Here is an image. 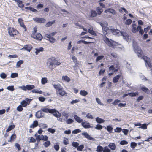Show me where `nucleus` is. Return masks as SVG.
<instances>
[{
  "label": "nucleus",
  "instance_id": "59",
  "mask_svg": "<svg viewBox=\"0 0 152 152\" xmlns=\"http://www.w3.org/2000/svg\"><path fill=\"white\" fill-rule=\"evenodd\" d=\"M43 4H39L37 5V9H42L43 8Z\"/></svg>",
  "mask_w": 152,
  "mask_h": 152
},
{
  "label": "nucleus",
  "instance_id": "52",
  "mask_svg": "<svg viewBox=\"0 0 152 152\" xmlns=\"http://www.w3.org/2000/svg\"><path fill=\"white\" fill-rule=\"evenodd\" d=\"M132 22V20L131 19H128L126 20L125 22V24L126 25H130Z\"/></svg>",
  "mask_w": 152,
  "mask_h": 152
},
{
  "label": "nucleus",
  "instance_id": "16",
  "mask_svg": "<svg viewBox=\"0 0 152 152\" xmlns=\"http://www.w3.org/2000/svg\"><path fill=\"white\" fill-rule=\"evenodd\" d=\"M74 118L75 120L77 121V122L80 123H82L81 124H85V122H82L83 120L80 118L77 115H74Z\"/></svg>",
  "mask_w": 152,
  "mask_h": 152
},
{
  "label": "nucleus",
  "instance_id": "13",
  "mask_svg": "<svg viewBox=\"0 0 152 152\" xmlns=\"http://www.w3.org/2000/svg\"><path fill=\"white\" fill-rule=\"evenodd\" d=\"M35 22L39 23H44L46 21L45 19L43 18L36 17L33 19Z\"/></svg>",
  "mask_w": 152,
  "mask_h": 152
},
{
  "label": "nucleus",
  "instance_id": "29",
  "mask_svg": "<svg viewBox=\"0 0 152 152\" xmlns=\"http://www.w3.org/2000/svg\"><path fill=\"white\" fill-rule=\"evenodd\" d=\"M97 15V13L95 10H91V16L92 17H94Z\"/></svg>",
  "mask_w": 152,
  "mask_h": 152
},
{
  "label": "nucleus",
  "instance_id": "37",
  "mask_svg": "<svg viewBox=\"0 0 152 152\" xmlns=\"http://www.w3.org/2000/svg\"><path fill=\"white\" fill-rule=\"evenodd\" d=\"M50 141H47L46 142H45L44 143L43 145H44L45 147H48L49 145H50Z\"/></svg>",
  "mask_w": 152,
  "mask_h": 152
},
{
  "label": "nucleus",
  "instance_id": "55",
  "mask_svg": "<svg viewBox=\"0 0 152 152\" xmlns=\"http://www.w3.org/2000/svg\"><path fill=\"white\" fill-rule=\"evenodd\" d=\"M18 111L19 112H21L23 110L22 106L21 105H19L17 108Z\"/></svg>",
  "mask_w": 152,
  "mask_h": 152
},
{
  "label": "nucleus",
  "instance_id": "56",
  "mask_svg": "<svg viewBox=\"0 0 152 152\" xmlns=\"http://www.w3.org/2000/svg\"><path fill=\"white\" fill-rule=\"evenodd\" d=\"M128 143V142L126 141L125 140H123L120 142V144L121 145H124L127 144Z\"/></svg>",
  "mask_w": 152,
  "mask_h": 152
},
{
  "label": "nucleus",
  "instance_id": "51",
  "mask_svg": "<svg viewBox=\"0 0 152 152\" xmlns=\"http://www.w3.org/2000/svg\"><path fill=\"white\" fill-rule=\"evenodd\" d=\"M7 89L9 90H10L12 91H13L15 89L14 88V86H10L7 87Z\"/></svg>",
  "mask_w": 152,
  "mask_h": 152
},
{
  "label": "nucleus",
  "instance_id": "54",
  "mask_svg": "<svg viewBox=\"0 0 152 152\" xmlns=\"http://www.w3.org/2000/svg\"><path fill=\"white\" fill-rule=\"evenodd\" d=\"M110 150L108 148V147H105L104 149H103V152H110Z\"/></svg>",
  "mask_w": 152,
  "mask_h": 152
},
{
  "label": "nucleus",
  "instance_id": "60",
  "mask_svg": "<svg viewBox=\"0 0 152 152\" xmlns=\"http://www.w3.org/2000/svg\"><path fill=\"white\" fill-rule=\"evenodd\" d=\"M67 124H71L74 121L72 119H69L66 121Z\"/></svg>",
  "mask_w": 152,
  "mask_h": 152
},
{
  "label": "nucleus",
  "instance_id": "62",
  "mask_svg": "<svg viewBox=\"0 0 152 152\" xmlns=\"http://www.w3.org/2000/svg\"><path fill=\"white\" fill-rule=\"evenodd\" d=\"M128 130L125 129H123L122 130V132L125 135H127L128 132Z\"/></svg>",
  "mask_w": 152,
  "mask_h": 152
},
{
  "label": "nucleus",
  "instance_id": "48",
  "mask_svg": "<svg viewBox=\"0 0 152 152\" xmlns=\"http://www.w3.org/2000/svg\"><path fill=\"white\" fill-rule=\"evenodd\" d=\"M16 138V135L15 134H12L11 136L10 140V142L14 140Z\"/></svg>",
  "mask_w": 152,
  "mask_h": 152
},
{
  "label": "nucleus",
  "instance_id": "64",
  "mask_svg": "<svg viewBox=\"0 0 152 152\" xmlns=\"http://www.w3.org/2000/svg\"><path fill=\"white\" fill-rule=\"evenodd\" d=\"M15 146L18 149V150H20L21 149V147L20 145L18 143H16L15 144Z\"/></svg>",
  "mask_w": 152,
  "mask_h": 152
},
{
  "label": "nucleus",
  "instance_id": "8",
  "mask_svg": "<svg viewBox=\"0 0 152 152\" xmlns=\"http://www.w3.org/2000/svg\"><path fill=\"white\" fill-rule=\"evenodd\" d=\"M31 36L34 39L38 40L41 41L42 39V35L39 33L37 34H32Z\"/></svg>",
  "mask_w": 152,
  "mask_h": 152
},
{
  "label": "nucleus",
  "instance_id": "27",
  "mask_svg": "<svg viewBox=\"0 0 152 152\" xmlns=\"http://www.w3.org/2000/svg\"><path fill=\"white\" fill-rule=\"evenodd\" d=\"M55 22V20H53L51 21H49L47 22L45 26L47 27H49L52 25V24L54 23Z\"/></svg>",
  "mask_w": 152,
  "mask_h": 152
},
{
  "label": "nucleus",
  "instance_id": "44",
  "mask_svg": "<svg viewBox=\"0 0 152 152\" xmlns=\"http://www.w3.org/2000/svg\"><path fill=\"white\" fill-rule=\"evenodd\" d=\"M58 143H56L54 145V148L55 150L57 151L59 150V146Z\"/></svg>",
  "mask_w": 152,
  "mask_h": 152
},
{
  "label": "nucleus",
  "instance_id": "7",
  "mask_svg": "<svg viewBox=\"0 0 152 152\" xmlns=\"http://www.w3.org/2000/svg\"><path fill=\"white\" fill-rule=\"evenodd\" d=\"M102 28L103 34L105 35L107 34L110 33V29L107 26H105L102 23L100 24Z\"/></svg>",
  "mask_w": 152,
  "mask_h": 152
},
{
  "label": "nucleus",
  "instance_id": "42",
  "mask_svg": "<svg viewBox=\"0 0 152 152\" xmlns=\"http://www.w3.org/2000/svg\"><path fill=\"white\" fill-rule=\"evenodd\" d=\"M23 62V61L20 60L18 61L16 64V66L17 67H19L21 65Z\"/></svg>",
  "mask_w": 152,
  "mask_h": 152
},
{
  "label": "nucleus",
  "instance_id": "1",
  "mask_svg": "<svg viewBox=\"0 0 152 152\" xmlns=\"http://www.w3.org/2000/svg\"><path fill=\"white\" fill-rule=\"evenodd\" d=\"M41 111H38L36 113V116L38 118H40L44 116V114L42 112L52 114L55 117L58 118L61 116V114L55 109H50L49 108L45 107L41 109Z\"/></svg>",
  "mask_w": 152,
  "mask_h": 152
},
{
  "label": "nucleus",
  "instance_id": "14",
  "mask_svg": "<svg viewBox=\"0 0 152 152\" xmlns=\"http://www.w3.org/2000/svg\"><path fill=\"white\" fill-rule=\"evenodd\" d=\"M82 135L89 140H92L93 141H94L95 140V139L91 137L87 132L82 133Z\"/></svg>",
  "mask_w": 152,
  "mask_h": 152
},
{
  "label": "nucleus",
  "instance_id": "63",
  "mask_svg": "<svg viewBox=\"0 0 152 152\" xmlns=\"http://www.w3.org/2000/svg\"><path fill=\"white\" fill-rule=\"evenodd\" d=\"M39 101L41 102H44L45 100V98L42 96L39 97Z\"/></svg>",
  "mask_w": 152,
  "mask_h": 152
},
{
  "label": "nucleus",
  "instance_id": "30",
  "mask_svg": "<svg viewBox=\"0 0 152 152\" xmlns=\"http://www.w3.org/2000/svg\"><path fill=\"white\" fill-rule=\"evenodd\" d=\"M109 147L112 150H115L116 148V146L114 143H111L109 144Z\"/></svg>",
  "mask_w": 152,
  "mask_h": 152
},
{
  "label": "nucleus",
  "instance_id": "31",
  "mask_svg": "<svg viewBox=\"0 0 152 152\" xmlns=\"http://www.w3.org/2000/svg\"><path fill=\"white\" fill-rule=\"evenodd\" d=\"M72 59L76 66H77L79 64L78 61H77V58L75 56H73Z\"/></svg>",
  "mask_w": 152,
  "mask_h": 152
},
{
  "label": "nucleus",
  "instance_id": "19",
  "mask_svg": "<svg viewBox=\"0 0 152 152\" xmlns=\"http://www.w3.org/2000/svg\"><path fill=\"white\" fill-rule=\"evenodd\" d=\"M15 1L17 2L18 7L20 8H23L24 7V5L23 4L22 1L20 0H15Z\"/></svg>",
  "mask_w": 152,
  "mask_h": 152
},
{
  "label": "nucleus",
  "instance_id": "45",
  "mask_svg": "<svg viewBox=\"0 0 152 152\" xmlns=\"http://www.w3.org/2000/svg\"><path fill=\"white\" fill-rule=\"evenodd\" d=\"M129 96L132 97L138 95V93L137 92H132L129 93Z\"/></svg>",
  "mask_w": 152,
  "mask_h": 152
},
{
  "label": "nucleus",
  "instance_id": "38",
  "mask_svg": "<svg viewBox=\"0 0 152 152\" xmlns=\"http://www.w3.org/2000/svg\"><path fill=\"white\" fill-rule=\"evenodd\" d=\"M82 126L85 129L92 128V126H90L89 124H82Z\"/></svg>",
  "mask_w": 152,
  "mask_h": 152
},
{
  "label": "nucleus",
  "instance_id": "57",
  "mask_svg": "<svg viewBox=\"0 0 152 152\" xmlns=\"http://www.w3.org/2000/svg\"><path fill=\"white\" fill-rule=\"evenodd\" d=\"M84 145H82L79 146H78L77 148V149L78 150L81 151L84 148Z\"/></svg>",
  "mask_w": 152,
  "mask_h": 152
},
{
  "label": "nucleus",
  "instance_id": "41",
  "mask_svg": "<svg viewBox=\"0 0 152 152\" xmlns=\"http://www.w3.org/2000/svg\"><path fill=\"white\" fill-rule=\"evenodd\" d=\"M141 27L140 26H138V31L141 35H142L144 33V31L143 30L141 29Z\"/></svg>",
  "mask_w": 152,
  "mask_h": 152
},
{
  "label": "nucleus",
  "instance_id": "43",
  "mask_svg": "<svg viewBox=\"0 0 152 152\" xmlns=\"http://www.w3.org/2000/svg\"><path fill=\"white\" fill-rule=\"evenodd\" d=\"M103 150V148L102 146L99 145L97 147L96 151L98 152H101Z\"/></svg>",
  "mask_w": 152,
  "mask_h": 152
},
{
  "label": "nucleus",
  "instance_id": "47",
  "mask_svg": "<svg viewBox=\"0 0 152 152\" xmlns=\"http://www.w3.org/2000/svg\"><path fill=\"white\" fill-rule=\"evenodd\" d=\"M18 74L17 73H12L10 77L11 78H14L18 77Z\"/></svg>",
  "mask_w": 152,
  "mask_h": 152
},
{
  "label": "nucleus",
  "instance_id": "36",
  "mask_svg": "<svg viewBox=\"0 0 152 152\" xmlns=\"http://www.w3.org/2000/svg\"><path fill=\"white\" fill-rule=\"evenodd\" d=\"M15 127V126L14 125H11L7 129L6 131L7 132H8L12 129H13Z\"/></svg>",
  "mask_w": 152,
  "mask_h": 152
},
{
  "label": "nucleus",
  "instance_id": "35",
  "mask_svg": "<svg viewBox=\"0 0 152 152\" xmlns=\"http://www.w3.org/2000/svg\"><path fill=\"white\" fill-rule=\"evenodd\" d=\"M36 51L35 53L36 55H37L40 52L42 51H43L44 49L43 48L41 47L38 49H36Z\"/></svg>",
  "mask_w": 152,
  "mask_h": 152
},
{
  "label": "nucleus",
  "instance_id": "26",
  "mask_svg": "<svg viewBox=\"0 0 152 152\" xmlns=\"http://www.w3.org/2000/svg\"><path fill=\"white\" fill-rule=\"evenodd\" d=\"M62 80L65 81H66L68 82H69L70 80V78L67 76H62Z\"/></svg>",
  "mask_w": 152,
  "mask_h": 152
},
{
  "label": "nucleus",
  "instance_id": "18",
  "mask_svg": "<svg viewBox=\"0 0 152 152\" xmlns=\"http://www.w3.org/2000/svg\"><path fill=\"white\" fill-rule=\"evenodd\" d=\"M35 136L36 139L38 141H40V140H43V139H44L43 135H38L37 133L35 134Z\"/></svg>",
  "mask_w": 152,
  "mask_h": 152
},
{
  "label": "nucleus",
  "instance_id": "21",
  "mask_svg": "<svg viewBox=\"0 0 152 152\" xmlns=\"http://www.w3.org/2000/svg\"><path fill=\"white\" fill-rule=\"evenodd\" d=\"M120 31L117 29L115 28L110 29V33H112L114 35H116L119 34Z\"/></svg>",
  "mask_w": 152,
  "mask_h": 152
},
{
  "label": "nucleus",
  "instance_id": "4",
  "mask_svg": "<svg viewBox=\"0 0 152 152\" xmlns=\"http://www.w3.org/2000/svg\"><path fill=\"white\" fill-rule=\"evenodd\" d=\"M53 86L56 89V94L58 96L62 97L66 95V92L60 84H53Z\"/></svg>",
  "mask_w": 152,
  "mask_h": 152
},
{
  "label": "nucleus",
  "instance_id": "12",
  "mask_svg": "<svg viewBox=\"0 0 152 152\" xmlns=\"http://www.w3.org/2000/svg\"><path fill=\"white\" fill-rule=\"evenodd\" d=\"M119 69V67L118 65H117L115 68L114 65H111L109 67V70L110 71H112L113 72H118Z\"/></svg>",
  "mask_w": 152,
  "mask_h": 152
},
{
  "label": "nucleus",
  "instance_id": "24",
  "mask_svg": "<svg viewBox=\"0 0 152 152\" xmlns=\"http://www.w3.org/2000/svg\"><path fill=\"white\" fill-rule=\"evenodd\" d=\"M30 101L29 102H27L25 100H23L21 102V104L22 106L24 107H26L27 104H29Z\"/></svg>",
  "mask_w": 152,
  "mask_h": 152
},
{
  "label": "nucleus",
  "instance_id": "3",
  "mask_svg": "<svg viewBox=\"0 0 152 152\" xmlns=\"http://www.w3.org/2000/svg\"><path fill=\"white\" fill-rule=\"evenodd\" d=\"M61 64L56 58L53 57L48 58L46 64L48 68L52 70Z\"/></svg>",
  "mask_w": 152,
  "mask_h": 152
},
{
  "label": "nucleus",
  "instance_id": "25",
  "mask_svg": "<svg viewBox=\"0 0 152 152\" xmlns=\"http://www.w3.org/2000/svg\"><path fill=\"white\" fill-rule=\"evenodd\" d=\"M132 31L133 33H136V32L138 31V27L137 28H136V27H135L134 26H136L135 24H133L132 25Z\"/></svg>",
  "mask_w": 152,
  "mask_h": 152
},
{
  "label": "nucleus",
  "instance_id": "20",
  "mask_svg": "<svg viewBox=\"0 0 152 152\" xmlns=\"http://www.w3.org/2000/svg\"><path fill=\"white\" fill-rule=\"evenodd\" d=\"M135 126H139L138 128H141L143 129H146L147 128V124H134Z\"/></svg>",
  "mask_w": 152,
  "mask_h": 152
},
{
  "label": "nucleus",
  "instance_id": "5",
  "mask_svg": "<svg viewBox=\"0 0 152 152\" xmlns=\"http://www.w3.org/2000/svg\"><path fill=\"white\" fill-rule=\"evenodd\" d=\"M103 40L109 47L114 48L118 45L116 42L111 39H109L106 36L103 37Z\"/></svg>",
  "mask_w": 152,
  "mask_h": 152
},
{
  "label": "nucleus",
  "instance_id": "46",
  "mask_svg": "<svg viewBox=\"0 0 152 152\" xmlns=\"http://www.w3.org/2000/svg\"><path fill=\"white\" fill-rule=\"evenodd\" d=\"M79 143L77 142H73L72 143V145L74 147L77 148L79 145Z\"/></svg>",
  "mask_w": 152,
  "mask_h": 152
},
{
  "label": "nucleus",
  "instance_id": "53",
  "mask_svg": "<svg viewBox=\"0 0 152 152\" xmlns=\"http://www.w3.org/2000/svg\"><path fill=\"white\" fill-rule=\"evenodd\" d=\"M107 129L109 133H111L112 132L113 128L111 126H108L107 127Z\"/></svg>",
  "mask_w": 152,
  "mask_h": 152
},
{
  "label": "nucleus",
  "instance_id": "2",
  "mask_svg": "<svg viewBox=\"0 0 152 152\" xmlns=\"http://www.w3.org/2000/svg\"><path fill=\"white\" fill-rule=\"evenodd\" d=\"M134 49L135 53L137 54L138 57L143 59L145 61L146 66H147L148 65V67L151 68H152V66L151 65L150 63V58L144 55L142 50L141 48L135 45L134 46Z\"/></svg>",
  "mask_w": 152,
  "mask_h": 152
},
{
  "label": "nucleus",
  "instance_id": "17",
  "mask_svg": "<svg viewBox=\"0 0 152 152\" xmlns=\"http://www.w3.org/2000/svg\"><path fill=\"white\" fill-rule=\"evenodd\" d=\"M104 12L106 13H110L113 14H115L116 13L114 9L111 8H108L107 9L104 11Z\"/></svg>",
  "mask_w": 152,
  "mask_h": 152
},
{
  "label": "nucleus",
  "instance_id": "6",
  "mask_svg": "<svg viewBox=\"0 0 152 152\" xmlns=\"http://www.w3.org/2000/svg\"><path fill=\"white\" fill-rule=\"evenodd\" d=\"M7 30L9 34L12 37H15L19 34L18 31L12 27H9L7 28Z\"/></svg>",
  "mask_w": 152,
  "mask_h": 152
},
{
  "label": "nucleus",
  "instance_id": "15",
  "mask_svg": "<svg viewBox=\"0 0 152 152\" xmlns=\"http://www.w3.org/2000/svg\"><path fill=\"white\" fill-rule=\"evenodd\" d=\"M32 48L33 47L31 45L27 44L25 45L23 49L25 50H26L28 52H30V51L32 49Z\"/></svg>",
  "mask_w": 152,
  "mask_h": 152
},
{
  "label": "nucleus",
  "instance_id": "50",
  "mask_svg": "<svg viewBox=\"0 0 152 152\" xmlns=\"http://www.w3.org/2000/svg\"><path fill=\"white\" fill-rule=\"evenodd\" d=\"M81 131L79 129H77L74 130L72 131V133L74 134H76L81 132Z\"/></svg>",
  "mask_w": 152,
  "mask_h": 152
},
{
  "label": "nucleus",
  "instance_id": "33",
  "mask_svg": "<svg viewBox=\"0 0 152 152\" xmlns=\"http://www.w3.org/2000/svg\"><path fill=\"white\" fill-rule=\"evenodd\" d=\"M141 90L144 91V92L147 93V94H149L150 93V91L148 89L145 87H142L141 88Z\"/></svg>",
  "mask_w": 152,
  "mask_h": 152
},
{
  "label": "nucleus",
  "instance_id": "23",
  "mask_svg": "<svg viewBox=\"0 0 152 152\" xmlns=\"http://www.w3.org/2000/svg\"><path fill=\"white\" fill-rule=\"evenodd\" d=\"M88 32L91 34L94 35V36H96V33L95 31L93 30L92 27H91L89 28L88 30Z\"/></svg>",
  "mask_w": 152,
  "mask_h": 152
},
{
  "label": "nucleus",
  "instance_id": "11",
  "mask_svg": "<svg viewBox=\"0 0 152 152\" xmlns=\"http://www.w3.org/2000/svg\"><path fill=\"white\" fill-rule=\"evenodd\" d=\"M18 22L19 23L20 26L24 29L25 31H27V28L24 24V21L22 18H19L18 19Z\"/></svg>",
  "mask_w": 152,
  "mask_h": 152
},
{
  "label": "nucleus",
  "instance_id": "34",
  "mask_svg": "<svg viewBox=\"0 0 152 152\" xmlns=\"http://www.w3.org/2000/svg\"><path fill=\"white\" fill-rule=\"evenodd\" d=\"M96 11L97 13L99 15H100L102 12L103 10L102 8H100L99 7H98L96 8Z\"/></svg>",
  "mask_w": 152,
  "mask_h": 152
},
{
  "label": "nucleus",
  "instance_id": "28",
  "mask_svg": "<svg viewBox=\"0 0 152 152\" xmlns=\"http://www.w3.org/2000/svg\"><path fill=\"white\" fill-rule=\"evenodd\" d=\"M80 94L82 96H86L88 94V92L84 90H81L80 92Z\"/></svg>",
  "mask_w": 152,
  "mask_h": 152
},
{
  "label": "nucleus",
  "instance_id": "39",
  "mask_svg": "<svg viewBox=\"0 0 152 152\" xmlns=\"http://www.w3.org/2000/svg\"><path fill=\"white\" fill-rule=\"evenodd\" d=\"M48 82V80L46 78H42L41 79V83L42 84H44Z\"/></svg>",
  "mask_w": 152,
  "mask_h": 152
},
{
  "label": "nucleus",
  "instance_id": "58",
  "mask_svg": "<svg viewBox=\"0 0 152 152\" xmlns=\"http://www.w3.org/2000/svg\"><path fill=\"white\" fill-rule=\"evenodd\" d=\"M1 77L3 79H5L7 77V75L4 73H2L0 75Z\"/></svg>",
  "mask_w": 152,
  "mask_h": 152
},
{
  "label": "nucleus",
  "instance_id": "40",
  "mask_svg": "<svg viewBox=\"0 0 152 152\" xmlns=\"http://www.w3.org/2000/svg\"><path fill=\"white\" fill-rule=\"evenodd\" d=\"M137 143L134 142H132L131 143L130 146L132 149H134L135 148L136 146H137Z\"/></svg>",
  "mask_w": 152,
  "mask_h": 152
},
{
  "label": "nucleus",
  "instance_id": "32",
  "mask_svg": "<svg viewBox=\"0 0 152 152\" xmlns=\"http://www.w3.org/2000/svg\"><path fill=\"white\" fill-rule=\"evenodd\" d=\"M96 119L97 123L99 124L103 123L104 121V119H101L99 117H97L96 118Z\"/></svg>",
  "mask_w": 152,
  "mask_h": 152
},
{
  "label": "nucleus",
  "instance_id": "9",
  "mask_svg": "<svg viewBox=\"0 0 152 152\" xmlns=\"http://www.w3.org/2000/svg\"><path fill=\"white\" fill-rule=\"evenodd\" d=\"M34 88L35 86L32 85H27L26 86H23L21 87V88L25 91L31 90Z\"/></svg>",
  "mask_w": 152,
  "mask_h": 152
},
{
  "label": "nucleus",
  "instance_id": "49",
  "mask_svg": "<svg viewBox=\"0 0 152 152\" xmlns=\"http://www.w3.org/2000/svg\"><path fill=\"white\" fill-rule=\"evenodd\" d=\"M104 57V56L102 55L99 56H98L96 60V62L98 61L99 60L102 59Z\"/></svg>",
  "mask_w": 152,
  "mask_h": 152
},
{
  "label": "nucleus",
  "instance_id": "10",
  "mask_svg": "<svg viewBox=\"0 0 152 152\" xmlns=\"http://www.w3.org/2000/svg\"><path fill=\"white\" fill-rule=\"evenodd\" d=\"M44 37L46 39L49 41L50 42L54 43L56 41V39L53 37L51 36V35H50L45 34V35Z\"/></svg>",
  "mask_w": 152,
  "mask_h": 152
},
{
  "label": "nucleus",
  "instance_id": "22",
  "mask_svg": "<svg viewBox=\"0 0 152 152\" xmlns=\"http://www.w3.org/2000/svg\"><path fill=\"white\" fill-rule=\"evenodd\" d=\"M121 77V75L120 74L117 75L114 77L113 80V82L114 83L117 82L118 81V80Z\"/></svg>",
  "mask_w": 152,
  "mask_h": 152
},
{
  "label": "nucleus",
  "instance_id": "61",
  "mask_svg": "<svg viewBox=\"0 0 152 152\" xmlns=\"http://www.w3.org/2000/svg\"><path fill=\"white\" fill-rule=\"evenodd\" d=\"M122 130V129L121 128L117 127L115 130V131L116 132H119Z\"/></svg>",
  "mask_w": 152,
  "mask_h": 152
}]
</instances>
